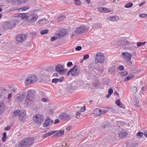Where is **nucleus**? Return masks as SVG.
Segmentation results:
<instances>
[{
  "label": "nucleus",
  "instance_id": "47",
  "mask_svg": "<svg viewBox=\"0 0 147 147\" xmlns=\"http://www.w3.org/2000/svg\"><path fill=\"white\" fill-rule=\"evenodd\" d=\"M52 82L55 83H57L58 82L57 78H54L52 80Z\"/></svg>",
  "mask_w": 147,
  "mask_h": 147
},
{
  "label": "nucleus",
  "instance_id": "24",
  "mask_svg": "<svg viewBox=\"0 0 147 147\" xmlns=\"http://www.w3.org/2000/svg\"><path fill=\"white\" fill-rule=\"evenodd\" d=\"M64 131H59L57 132L54 135V136L58 137H60L62 136L64 134Z\"/></svg>",
  "mask_w": 147,
  "mask_h": 147
},
{
  "label": "nucleus",
  "instance_id": "45",
  "mask_svg": "<svg viewBox=\"0 0 147 147\" xmlns=\"http://www.w3.org/2000/svg\"><path fill=\"white\" fill-rule=\"evenodd\" d=\"M147 15L145 13H142L140 14L139 15V16L142 18H145L146 17Z\"/></svg>",
  "mask_w": 147,
  "mask_h": 147
},
{
  "label": "nucleus",
  "instance_id": "40",
  "mask_svg": "<svg viewBox=\"0 0 147 147\" xmlns=\"http://www.w3.org/2000/svg\"><path fill=\"white\" fill-rule=\"evenodd\" d=\"M132 90L133 92L135 94L137 92V88L135 86H133L132 88Z\"/></svg>",
  "mask_w": 147,
  "mask_h": 147
},
{
  "label": "nucleus",
  "instance_id": "35",
  "mask_svg": "<svg viewBox=\"0 0 147 147\" xmlns=\"http://www.w3.org/2000/svg\"><path fill=\"white\" fill-rule=\"evenodd\" d=\"M93 84L94 86L96 87L99 86L100 84V83L98 81H96L93 82Z\"/></svg>",
  "mask_w": 147,
  "mask_h": 147
},
{
  "label": "nucleus",
  "instance_id": "61",
  "mask_svg": "<svg viewBox=\"0 0 147 147\" xmlns=\"http://www.w3.org/2000/svg\"><path fill=\"white\" fill-rule=\"evenodd\" d=\"M71 126H68L67 127V128H66V129L67 131H69L71 129Z\"/></svg>",
  "mask_w": 147,
  "mask_h": 147
},
{
  "label": "nucleus",
  "instance_id": "19",
  "mask_svg": "<svg viewBox=\"0 0 147 147\" xmlns=\"http://www.w3.org/2000/svg\"><path fill=\"white\" fill-rule=\"evenodd\" d=\"M68 117V115L65 113H61L59 116V118L62 120L65 119H69Z\"/></svg>",
  "mask_w": 147,
  "mask_h": 147
},
{
  "label": "nucleus",
  "instance_id": "4",
  "mask_svg": "<svg viewBox=\"0 0 147 147\" xmlns=\"http://www.w3.org/2000/svg\"><path fill=\"white\" fill-rule=\"evenodd\" d=\"M12 115L13 117L18 116L20 121H23L25 119L26 113L20 110H17L13 112Z\"/></svg>",
  "mask_w": 147,
  "mask_h": 147
},
{
  "label": "nucleus",
  "instance_id": "6",
  "mask_svg": "<svg viewBox=\"0 0 147 147\" xmlns=\"http://www.w3.org/2000/svg\"><path fill=\"white\" fill-rule=\"evenodd\" d=\"M43 116L40 114H37L34 115L33 117L34 122L36 123L40 124L43 121Z\"/></svg>",
  "mask_w": 147,
  "mask_h": 147
},
{
  "label": "nucleus",
  "instance_id": "17",
  "mask_svg": "<svg viewBox=\"0 0 147 147\" xmlns=\"http://www.w3.org/2000/svg\"><path fill=\"white\" fill-rule=\"evenodd\" d=\"M53 121V120H51L50 119H48L45 121V123L43 124V126L44 127H46L52 124Z\"/></svg>",
  "mask_w": 147,
  "mask_h": 147
},
{
  "label": "nucleus",
  "instance_id": "7",
  "mask_svg": "<svg viewBox=\"0 0 147 147\" xmlns=\"http://www.w3.org/2000/svg\"><path fill=\"white\" fill-rule=\"evenodd\" d=\"M67 69H65L64 66L60 64H58L55 67V71L59 74H62L67 71Z\"/></svg>",
  "mask_w": 147,
  "mask_h": 147
},
{
  "label": "nucleus",
  "instance_id": "5",
  "mask_svg": "<svg viewBox=\"0 0 147 147\" xmlns=\"http://www.w3.org/2000/svg\"><path fill=\"white\" fill-rule=\"evenodd\" d=\"M89 27L86 26H81L77 27L74 31L77 34H81L86 32L88 30Z\"/></svg>",
  "mask_w": 147,
  "mask_h": 147
},
{
  "label": "nucleus",
  "instance_id": "43",
  "mask_svg": "<svg viewBox=\"0 0 147 147\" xmlns=\"http://www.w3.org/2000/svg\"><path fill=\"white\" fill-rule=\"evenodd\" d=\"M121 74V76H125L127 75L128 74V72L127 71H125L123 72H122Z\"/></svg>",
  "mask_w": 147,
  "mask_h": 147
},
{
  "label": "nucleus",
  "instance_id": "55",
  "mask_svg": "<svg viewBox=\"0 0 147 147\" xmlns=\"http://www.w3.org/2000/svg\"><path fill=\"white\" fill-rule=\"evenodd\" d=\"M118 69L121 71H122L123 70L124 67L122 65H120L119 66V67Z\"/></svg>",
  "mask_w": 147,
  "mask_h": 147
},
{
  "label": "nucleus",
  "instance_id": "56",
  "mask_svg": "<svg viewBox=\"0 0 147 147\" xmlns=\"http://www.w3.org/2000/svg\"><path fill=\"white\" fill-rule=\"evenodd\" d=\"M86 109V107L85 106H83L81 109L80 111H81V112H84L85 111Z\"/></svg>",
  "mask_w": 147,
  "mask_h": 147
},
{
  "label": "nucleus",
  "instance_id": "18",
  "mask_svg": "<svg viewBox=\"0 0 147 147\" xmlns=\"http://www.w3.org/2000/svg\"><path fill=\"white\" fill-rule=\"evenodd\" d=\"M29 75L27 76L25 78L24 84L25 86H27L32 83Z\"/></svg>",
  "mask_w": 147,
  "mask_h": 147
},
{
  "label": "nucleus",
  "instance_id": "36",
  "mask_svg": "<svg viewBox=\"0 0 147 147\" xmlns=\"http://www.w3.org/2000/svg\"><path fill=\"white\" fill-rule=\"evenodd\" d=\"M136 135L139 138H140L142 137L143 136V133L142 132H139Z\"/></svg>",
  "mask_w": 147,
  "mask_h": 147
},
{
  "label": "nucleus",
  "instance_id": "22",
  "mask_svg": "<svg viewBox=\"0 0 147 147\" xmlns=\"http://www.w3.org/2000/svg\"><path fill=\"white\" fill-rule=\"evenodd\" d=\"M57 130H55V131H52L50 132L46 133L43 136V137L44 138H46L47 137L50 136H51V135L54 134L55 133H56V132H57Z\"/></svg>",
  "mask_w": 147,
  "mask_h": 147
},
{
  "label": "nucleus",
  "instance_id": "32",
  "mask_svg": "<svg viewBox=\"0 0 147 147\" xmlns=\"http://www.w3.org/2000/svg\"><path fill=\"white\" fill-rule=\"evenodd\" d=\"M22 101L20 97L19 96L16 97L15 99V102H21Z\"/></svg>",
  "mask_w": 147,
  "mask_h": 147
},
{
  "label": "nucleus",
  "instance_id": "44",
  "mask_svg": "<svg viewBox=\"0 0 147 147\" xmlns=\"http://www.w3.org/2000/svg\"><path fill=\"white\" fill-rule=\"evenodd\" d=\"M17 89L16 87H13L12 88H11V90L13 93H15L17 90Z\"/></svg>",
  "mask_w": 147,
  "mask_h": 147
},
{
  "label": "nucleus",
  "instance_id": "3",
  "mask_svg": "<svg viewBox=\"0 0 147 147\" xmlns=\"http://www.w3.org/2000/svg\"><path fill=\"white\" fill-rule=\"evenodd\" d=\"M122 56L127 64L129 66L132 65V61L131 59L132 55L127 52H125L122 53Z\"/></svg>",
  "mask_w": 147,
  "mask_h": 147
},
{
  "label": "nucleus",
  "instance_id": "27",
  "mask_svg": "<svg viewBox=\"0 0 147 147\" xmlns=\"http://www.w3.org/2000/svg\"><path fill=\"white\" fill-rule=\"evenodd\" d=\"M4 105L3 103H0V114H1L4 111Z\"/></svg>",
  "mask_w": 147,
  "mask_h": 147
},
{
  "label": "nucleus",
  "instance_id": "16",
  "mask_svg": "<svg viewBox=\"0 0 147 147\" xmlns=\"http://www.w3.org/2000/svg\"><path fill=\"white\" fill-rule=\"evenodd\" d=\"M119 19V17L116 16H113L109 17L107 18V19L111 21H115L118 20Z\"/></svg>",
  "mask_w": 147,
  "mask_h": 147
},
{
  "label": "nucleus",
  "instance_id": "64",
  "mask_svg": "<svg viewBox=\"0 0 147 147\" xmlns=\"http://www.w3.org/2000/svg\"><path fill=\"white\" fill-rule=\"evenodd\" d=\"M146 88L145 87H144L142 88V92H143L144 91L146 90Z\"/></svg>",
  "mask_w": 147,
  "mask_h": 147
},
{
  "label": "nucleus",
  "instance_id": "41",
  "mask_svg": "<svg viewBox=\"0 0 147 147\" xmlns=\"http://www.w3.org/2000/svg\"><path fill=\"white\" fill-rule=\"evenodd\" d=\"M74 3L77 5H79L80 4V0H74Z\"/></svg>",
  "mask_w": 147,
  "mask_h": 147
},
{
  "label": "nucleus",
  "instance_id": "39",
  "mask_svg": "<svg viewBox=\"0 0 147 147\" xmlns=\"http://www.w3.org/2000/svg\"><path fill=\"white\" fill-rule=\"evenodd\" d=\"M145 43L146 42H138L137 43V45L138 47H139L142 45H144Z\"/></svg>",
  "mask_w": 147,
  "mask_h": 147
},
{
  "label": "nucleus",
  "instance_id": "37",
  "mask_svg": "<svg viewBox=\"0 0 147 147\" xmlns=\"http://www.w3.org/2000/svg\"><path fill=\"white\" fill-rule=\"evenodd\" d=\"M48 32V30L47 29H45L42 30L40 32L41 35H43L45 34H47Z\"/></svg>",
  "mask_w": 147,
  "mask_h": 147
},
{
  "label": "nucleus",
  "instance_id": "49",
  "mask_svg": "<svg viewBox=\"0 0 147 147\" xmlns=\"http://www.w3.org/2000/svg\"><path fill=\"white\" fill-rule=\"evenodd\" d=\"M89 56L88 54H87L84 55L83 58V60H86L89 58Z\"/></svg>",
  "mask_w": 147,
  "mask_h": 147
},
{
  "label": "nucleus",
  "instance_id": "54",
  "mask_svg": "<svg viewBox=\"0 0 147 147\" xmlns=\"http://www.w3.org/2000/svg\"><path fill=\"white\" fill-rule=\"evenodd\" d=\"M73 65L72 62H68L67 64V66L68 67H69L72 66Z\"/></svg>",
  "mask_w": 147,
  "mask_h": 147
},
{
  "label": "nucleus",
  "instance_id": "57",
  "mask_svg": "<svg viewBox=\"0 0 147 147\" xmlns=\"http://www.w3.org/2000/svg\"><path fill=\"white\" fill-rule=\"evenodd\" d=\"M107 112V111L105 109H101V114H103L106 113Z\"/></svg>",
  "mask_w": 147,
  "mask_h": 147
},
{
  "label": "nucleus",
  "instance_id": "53",
  "mask_svg": "<svg viewBox=\"0 0 147 147\" xmlns=\"http://www.w3.org/2000/svg\"><path fill=\"white\" fill-rule=\"evenodd\" d=\"M58 80V82H61L63 81V80H64V78L63 77H62L58 79L57 78Z\"/></svg>",
  "mask_w": 147,
  "mask_h": 147
},
{
  "label": "nucleus",
  "instance_id": "9",
  "mask_svg": "<svg viewBox=\"0 0 147 147\" xmlns=\"http://www.w3.org/2000/svg\"><path fill=\"white\" fill-rule=\"evenodd\" d=\"M79 71L76 68V66L75 65L74 67L69 71L67 73V75L69 76L70 74L73 76L77 75L79 74Z\"/></svg>",
  "mask_w": 147,
  "mask_h": 147
},
{
  "label": "nucleus",
  "instance_id": "29",
  "mask_svg": "<svg viewBox=\"0 0 147 147\" xmlns=\"http://www.w3.org/2000/svg\"><path fill=\"white\" fill-rule=\"evenodd\" d=\"M26 93L25 92H23L22 94H20L19 96L20 97L22 101L24 100L25 96H26Z\"/></svg>",
  "mask_w": 147,
  "mask_h": 147
},
{
  "label": "nucleus",
  "instance_id": "34",
  "mask_svg": "<svg viewBox=\"0 0 147 147\" xmlns=\"http://www.w3.org/2000/svg\"><path fill=\"white\" fill-rule=\"evenodd\" d=\"M29 8L27 6H24L22 8H20L18 10H20L21 11H23L28 10L29 9Z\"/></svg>",
  "mask_w": 147,
  "mask_h": 147
},
{
  "label": "nucleus",
  "instance_id": "15",
  "mask_svg": "<svg viewBox=\"0 0 147 147\" xmlns=\"http://www.w3.org/2000/svg\"><path fill=\"white\" fill-rule=\"evenodd\" d=\"M98 10L99 12L102 13H107L110 12L109 9L105 7H99L98 9Z\"/></svg>",
  "mask_w": 147,
  "mask_h": 147
},
{
  "label": "nucleus",
  "instance_id": "8",
  "mask_svg": "<svg viewBox=\"0 0 147 147\" xmlns=\"http://www.w3.org/2000/svg\"><path fill=\"white\" fill-rule=\"evenodd\" d=\"M38 16L37 14L35 13H32L28 16V22L30 24H32L35 22L37 19Z\"/></svg>",
  "mask_w": 147,
  "mask_h": 147
},
{
  "label": "nucleus",
  "instance_id": "10",
  "mask_svg": "<svg viewBox=\"0 0 147 147\" xmlns=\"http://www.w3.org/2000/svg\"><path fill=\"white\" fill-rule=\"evenodd\" d=\"M27 147H30L32 145L34 142V138L31 137L24 139Z\"/></svg>",
  "mask_w": 147,
  "mask_h": 147
},
{
  "label": "nucleus",
  "instance_id": "59",
  "mask_svg": "<svg viewBox=\"0 0 147 147\" xmlns=\"http://www.w3.org/2000/svg\"><path fill=\"white\" fill-rule=\"evenodd\" d=\"M118 106L121 108H125V106L123 104L121 103H121L120 105Z\"/></svg>",
  "mask_w": 147,
  "mask_h": 147
},
{
  "label": "nucleus",
  "instance_id": "31",
  "mask_svg": "<svg viewBox=\"0 0 147 147\" xmlns=\"http://www.w3.org/2000/svg\"><path fill=\"white\" fill-rule=\"evenodd\" d=\"M129 43V42L126 40H124L121 41V44L123 45H126L128 44Z\"/></svg>",
  "mask_w": 147,
  "mask_h": 147
},
{
  "label": "nucleus",
  "instance_id": "1",
  "mask_svg": "<svg viewBox=\"0 0 147 147\" xmlns=\"http://www.w3.org/2000/svg\"><path fill=\"white\" fill-rule=\"evenodd\" d=\"M34 98V96L32 92L30 90L28 91L24 102V104L26 105H31L33 103Z\"/></svg>",
  "mask_w": 147,
  "mask_h": 147
},
{
  "label": "nucleus",
  "instance_id": "62",
  "mask_svg": "<svg viewBox=\"0 0 147 147\" xmlns=\"http://www.w3.org/2000/svg\"><path fill=\"white\" fill-rule=\"evenodd\" d=\"M60 122L59 120L58 119H55L54 121V123L56 124L59 123Z\"/></svg>",
  "mask_w": 147,
  "mask_h": 147
},
{
  "label": "nucleus",
  "instance_id": "33",
  "mask_svg": "<svg viewBox=\"0 0 147 147\" xmlns=\"http://www.w3.org/2000/svg\"><path fill=\"white\" fill-rule=\"evenodd\" d=\"M134 77V76L133 75H131L130 76H129L127 77L124 80V81H127L129 80L130 79L133 78Z\"/></svg>",
  "mask_w": 147,
  "mask_h": 147
},
{
  "label": "nucleus",
  "instance_id": "23",
  "mask_svg": "<svg viewBox=\"0 0 147 147\" xmlns=\"http://www.w3.org/2000/svg\"><path fill=\"white\" fill-rule=\"evenodd\" d=\"M5 24L7 28L10 29L13 28L15 26V25L14 24V23L13 22H5Z\"/></svg>",
  "mask_w": 147,
  "mask_h": 147
},
{
  "label": "nucleus",
  "instance_id": "2",
  "mask_svg": "<svg viewBox=\"0 0 147 147\" xmlns=\"http://www.w3.org/2000/svg\"><path fill=\"white\" fill-rule=\"evenodd\" d=\"M105 61V56L102 52H98L95 56V62L96 64L99 63H103Z\"/></svg>",
  "mask_w": 147,
  "mask_h": 147
},
{
  "label": "nucleus",
  "instance_id": "38",
  "mask_svg": "<svg viewBox=\"0 0 147 147\" xmlns=\"http://www.w3.org/2000/svg\"><path fill=\"white\" fill-rule=\"evenodd\" d=\"M133 104L135 106V107H139V101L138 100H136L133 102Z\"/></svg>",
  "mask_w": 147,
  "mask_h": 147
},
{
  "label": "nucleus",
  "instance_id": "60",
  "mask_svg": "<svg viewBox=\"0 0 147 147\" xmlns=\"http://www.w3.org/2000/svg\"><path fill=\"white\" fill-rule=\"evenodd\" d=\"M11 127L10 126H7L5 128V130H9L10 129Z\"/></svg>",
  "mask_w": 147,
  "mask_h": 147
},
{
  "label": "nucleus",
  "instance_id": "63",
  "mask_svg": "<svg viewBox=\"0 0 147 147\" xmlns=\"http://www.w3.org/2000/svg\"><path fill=\"white\" fill-rule=\"evenodd\" d=\"M145 3H146V1H144V2H143V3H141L139 5V6H140V7L141 6L143 5Z\"/></svg>",
  "mask_w": 147,
  "mask_h": 147
},
{
  "label": "nucleus",
  "instance_id": "12",
  "mask_svg": "<svg viewBox=\"0 0 147 147\" xmlns=\"http://www.w3.org/2000/svg\"><path fill=\"white\" fill-rule=\"evenodd\" d=\"M67 33V31L66 30L62 29L60 31L58 34H57V36L59 38H62L65 36Z\"/></svg>",
  "mask_w": 147,
  "mask_h": 147
},
{
  "label": "nucleus",
  "instance_id": "25",
  "mask_svg": "<svg viewBox=\"0 0 147 147\" xmlns=\"http://www.w3.org/2000/svg\"><path fill=\"white\" fill-rule=\"evenodd\" d=\"M47 22L48 21L47 20L44 19L39 20L36 22V24H42L45 23H47Z\"/></svg>",
  "mask_w": 147,
  "mask_h": 147
},
{
  "label": "nucleus",
  "instance_id": "46",
  "mask_svg": "<svg viewBox=\"0 0 147 147\" xmlns=\"http://www.w3.org/2000/svg\"><path fill=\"white\" fill-rule=\"evenodd\" d=\"M41 101L43 102H48L49 100L47 98H43L41 99Z\"/></svg>",
  "mask_w": 147,
  "mask_h": 147
},
{
  "label": "nucleus",
  "instance_id": "13",
  "mask_svg": "<svg viewBox=\"0 0 147 147\" xmlns=\"http://www.w3.org/2000/svg\"><path fill=\"white\" fill-rule=\"evenodd\" d=\"M26 13H21L19 14H16L15 17H21L22 20H27L28 19V16L26 15Z\"/></svg>",
  "mask_w": 147,
  "mask_h": 147
},
{
  "label": "nucleus",
  "instance_id": "14",
  "mask_svg": "<svg viewBox=\"0 0 147 147\" xmlns=\"http://www.w3.org/2000/svg\"><path fill=\"white\" fill-rule=\"evenodd\" d=\"M15 147H27V146L24 139H23L21 141L19 142L18 144H16Z\"/></svg>",
  "mask_w": 147,
  "mask_h": 147
},
{
  "label": "nucleus",
  "instance_id": "30",
  "mask_svg": "<svg viewBox=\"0 0 147 147\" xmlns=\"http://www.w3.org/2000/svg\"><path fill=\"white\" fill-rule=\"evenodd\" d=\"M133 5V3L131 2H129L126 4L124 7L126 8H129L132 7Z\"/></svg>",
  "mask_w": 147,
  "mask_h": 147
},
{
  "label": "nucleus",
  "instance_id": "58",
  "mask_svg": "<svg viewBox=\"0 0 147 147\" xmlns=\"http://www.w3.org/2000/svg\"><path fill=\"white\" fill-rule=\"evenodd\" d=\"M11 96H12V94L11 93L9 94V95H8V97H7L8 100H10V98L11 97Z\"/></svg>",
  "mask_w": 147,
  "mask_h": 147
},
{
  "label": "nucleus",
  "instance_id": "11",
  "mask_svg": "<svg viewBox=\"0 0 147 147\" xmlns=\"http://www.w3.org/2000/svg\"><path fill=\"white\" fill-rule=\"evenodd\" d=\"M27 36L25 34H20L16 38V40L19 42L21 43L23 42L26 38Z\"/></svg>",
  "mask_w": 147,
  "mask_h": 147
},
{
  "label": "nucleus",
  "instance_id": "28",
  "mask_svg": "<svg viewBox=\"0 0 147 147\" xmlns=\"http://www.w3.org/2000/svg\"><path fill=\"white\" fill-rule=\"evenodd\" d=\"M65 16L64 15H60L58 18L57 21L58 22H59L65 19Z\"/></svg>",
  "mask_w": 147,
  "mask_h": 147
},
{
  "label": "nucleus",
  "instance_id": "42",
  "mask_svg": "<svg viewBox=\"0 0 147 147\" xmlns=\"http://www.w3.org/2000/svg\"><path fill=\"white\" fill-rule=\"evenodd\" d=\"M28 0H17L19 3H23L27 2Z\"/></svg>",
  "mask_w": 147,
  "mask_h": 147
},
{
  "label": "nucleus",
  "instance_id": "20",
  "mask_svg": "<svg viewBox=\"0 0 147 147\" xmlns=\"http://www.w3.org/2000/svg\"><path fill=\"white\" fill-rule=\"evenodd\" d=\"M29 76L32 83H35L37 80L38 78L36 76L33 74H30Z\"/></svg>",
  "mask_w": 147,
  "mask_h": 147
},
{
  "label": "nucleus",
  "instance_id": "21",
  "mask_svg": "<svg viewBox=\"0 0 147 147\" xmlns=\"http://www.w3.org/2000/svg\"><path fill=\"white\" fill-rule=\"evenodd\" d=\"M127 135V133L125 131L120 132L119 134V138H122L126 136Z\"/></svg>",
  "mask_w": 147,
  "mask_h": 147
},
{
  "label": "nucleus",
  "instance_id": "52",
  "mask_svg": "<svg viewBox=\"0 0 147 147\" xmlns=\"http://www.w3.org/2000/svg\"><path fill=\"white\" fill-rule=\"evenodd\" d=\"M113 93V90L112 88H109V89L108 92V94H109L111 95V94H112Z\"/></svg>",
  "mask_w": 147,
  "mask_h": 147
},
{
  "label": "nucleus",
  "instance_id": "48",
  "mask_svg": "<svg viewBox=\"0 0 147 147\" xmlns=\"http://www.w3.org/2000/svg\"><path fill=\"white\" fill-rule=\"evenodd\" d=\"M82 47L81 46H77L75 48V50L76 51H79L82 49Z\"/></svg>",
  "mask_w": 147,
  "mask_h": 147
},
{
  "label": "nucleus",
  "instance_id": "50",
  "mask_svg": "<svg viewBox=\"0 0 147 147\" xmlns=\"http://www.w3.org/2000/svg\"><path fill=\"white\" fill-rule=\"evenodd\" d=\"M59 38L57 36V35H56V37H52L51 38V41H54V40H56L57 38Z\"/></svg>",
  "mask_w": 147,
  "mask_h": 147
},
{
  "label": "nucleus",
  "instance_id": "26",
  "mask_svg": "<svg viewBox=\"0 0 147 147\" xmlns=\"http://www.w3.org/2000/svg\"><path fill=\"white\" fill-rule=\"evenodd\" d=\"M94 113L97 115H100L101 114V109H96L94 111Z\"/></svg>",
  "mask_w": 147,
  "mask_h": 147
},
{
  "label": "nucleus",
  "instance_id": "51",
  "mask_svg": "<svg viewBox=\"0 0 147 147\" xmlns=\"http://www.w3.org/2000/svg\"><path fill=\"white\" fill-rule=\"evenodd\" d=\"M115 104L118 106H119L121 103L119 100L117 99L115 102Z\"/></svg>",
  "mask_w": 147,
  "mask_h": 147
}]
</instances>
